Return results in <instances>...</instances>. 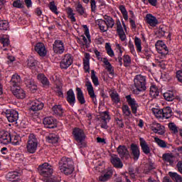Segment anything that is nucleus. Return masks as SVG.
<instances>
[{
  "label": "nucleus",
  "instance_id": "f3484780",
  "mask_svg": "<svg viewBox=\"0 0 182 182\" xmlns=\"http://www.w3.org/2000/svg\"><path fill=\"white\" fill-rule=\"evenodd\" d=\"M131 156L135 161H137L140 157V148L136 144H132L130 146Z\"/></svg>",
  "mask_w": 182,
  "mask_h": 182
},
{
  "label": "nucleus",
  "instance_id": "6e6d98bb",
  "mask_svg": "<svg viewBox=\"0 0 182 182\" xmlns=\"http://www.w3.org/2000/svg\"><path fill=\"white\" fill-rule=\"evenodd\" d=\"M134 43L137 52H141V40L139 37H135Z\"/></svg>",
  "mask_w": 182,
  "mask_h": 182
},
{
  "label": "nucleus",
  "instance_id": "a19ab883",
  "mask_svg": "<svg viewBox=\"0 0 182 182\" xmlns=\"http://www.w3.org/2000/svg\"><path fill=\"white\" fill-rule=\"evenodd\" d=\"M13 146H19L21 144V136L19 135H13L11 136V141Z\"/></svg>",
  "mask_w": 182,
  "mask_h": 182
},
{
  "label": "nucleus",
  "instance_id": "79ce46f5",
  "mask_svg": "<svg viewBox=\"0 0 182 182\" xmlns=\"http://www.w3.org/2000/svg\"><path fill=\"white\" fill-rule=\"evenodd\" d=\"M168 176L172 178V180H175L176 182H182L181 176L178 175L176 172H168Z\"/></svg>",
  "mask_w": 182,
  "mask_h": 182
},
{
  "label": "nucleus",
  "instance_id": "2f4dec72",
  "mask_svg": "<svg viewBox=\"0 0 182 182\" xmlns=\"http://www.w3.org/2000/svg\"><path fill=\"white\" fill-rule=\"evenodd\" d=\"M6 178L9 181H18L19 180V175L16 171L9 172L6 176Z\"/></svg>",
  "mask_w": 182,
  "mask_h": 182
},
{
  "label": "nucleus",
  "instance_id": "c85d7f7f",
  "mask_svg": "<svg viewBox=\"0 0 182 182\" xmlns=\"http://www.w3.org/2000/svg\"><path fill=\"white\" fill-rule=\"evenodd\" d=\"M162 160L164 163H167L168 166L174 164V156L172 154H164L162 155Z\"/></svg>",
  "mask_w": 182,
  "mask_h": 182
},
{
  "label": "nucleus",
  "instance_id": "2eb2a0df",
  "mask_svg": "<svg viewBox=\"0 0 182 182\" xmlns=\"http://www.w3.org/2000/svg\"><path fill=\"white\" fill-rule=\"evenodd\" d=\"M87 90L90 97L92 99L94 105H97V99L96 98V95L95 94V90H93V85L90 81H87L85 83Z\"/></svg>",
  "mask_w": 182,
  "mask_h": 182
},
{
  "label": "nucleus",
  "instance_id": "b1692460",
  "mask_svg": "<svg viewBox=\"0 0 182 182\" xmlns=\"http://www.w3.org/2000/svg\"><path fill=\"white\" fill-rule=\"evenodd\" d=\"M66 100L70 106H75V103H76V96L73 89H70L67 92Z\"/></svg>",
  "mask_w": 182,
  "mask_h": 182
},
{
  "label": "nucleus",
  "instance_id": "ea45409f",
  "mask_svg": "<svg viewBox=\"0 0 182 182\" xmlns=\"http://www.w3.org/2000/svg\"><path fill=\"white\" fill-rule=\"evenodd\" d=\"M163 112V119H170L171 117V114L173 113V111L171 110V107H166L164 109H162Z\"/></svg>",
  "mask_w": 182,
  "mask_h": 182
},
{
  "label": "nucleus",
  "instance_id": "9d476101",
  "mask_svg": "<svg viewBox=\"0 0 182 182\" xmlns=\"http://www.w3.org/2000/svg\"><path fill=\"white\" fill-rule=\"evenodd\" d=\"M150 129L151 130H152V132H154V133L159 134L160 136H163V134L166 133V128L164 127V126L161 125L156 122H152L150 124Z\"/></svg>",
  "mask_w": 182,
  "mask_h": 182
},
{
  "label": "nucleus",
  "instance_id": "0eeeda50",
  "mask_svg": "<svg viewBox=\"0 0 182 182\" xmlns=\"http://www.w3.org/2000/svg\"><path fill=\"white\" fill-rule=\"evenodd\" d=\"M5 114L9 123L18 122V119H19V114L15 109H7L6 110Z\"/></svg>",
  "mask_w": 182,
  "mask_h": 182
},
{
  "label": "nucleus",
  "instance_id": "72a5a7b5",
  "mask_svg": "<svg viewBox=\"0 0 182 182\" xmlns=\"http://www.w3.org/2000/svg\"><path fill=\"white\" fill-rule=\"evenodd\" d=\"M46 139V141L51 144H57L58 141H59V136L55 134H50Z\"/></svg>",
  "mask_w": 182,
  "mask_h": 182
},
{
  "label": "nucleus",
  "instance_id": "c756f323",
  "mask_svg": "<svg viewBox=\"0 0 182 182\" xmlns=\"http://www.w3.org/2000/svg\"><path fill=\"white\" fill-rule=\"evenodd\" d=\"M38 80L42 83L44 87H49L50 82L46 76L44 74L40 73L37 75Z\"/></svg>",
  "mask_w": 182,
  "mask_h": 182
},
{
  "label": "nucleus",
  "instance_id": "c03bdc74",
  "mask_svg": "<svg viewBox=\"0 0 182 182\" xmlns=\"http://www.w3.org/2000/svg\"><path fill=\"white\" fill-rule=\"evenodd\" d=\"M149 94L151 96V97H157V96H159V89L157 88V87H156V85L151 86Z\"/></svg>",
  "mask_w": 182,
  "mask_h": 182
},
{
  "label": "nucleus",
  "instance_id": "774afa93",
  "mask_svg": "<svg viewBox=\"0 0 182 182\" xmlns=\"http://www.w3.org/2000/svg\"><path fill=\"white\" fill-rule=\"evenodd\" d=\"M176 77L178 82H181V83H182V70H178L176 72Z\"/></svg>",
  "mask_w": 182,
  "mask_h": 182
},
{
  "label": "nucleus",
  "instance_id": "6e6552de",
  "mask_svg": "<svg viewBox=\"0 0 182 182\" xmlns=\"http://www.w3.org/2000/svg\"><path fill=\"white\" fill-rule=\"evenodd\" d=\"M117 151L122 160H129L130 157V152L126 146L119 145L117 149Z\"/></svg>",
  "mask_w": 182,
  "mask_h": 182
},
{
  "label": "nucleus",
  "instance_id": "13d9d810",
  "mask_svg": "<svg viewBox=\"0 0 182 182\" xmlns=\"http://www.w3.org/2000/svg\"><path fill=\"white\" fill-rule=\"evenodd\" d=\"M166 31H167V28L164 26H160L158 30V33L159 36L163 38L166 35Z\"/></svg>",
  "mask_w": 182,
  "mask_h": 182
},
{
  "label": "nucleus",
  "instance_id": "7ed1b4c3",
  "mask_svg": "<svg viewBox=\"0 0 182 182\" xmlns=\"http://www.w3.org/2000/svg\"><path fill=\"white\" fill-rule=\"evenodd\" d=\"M73 136L76 141L77 146H78L80 149L86 147V143H85L86 134H85V131H83V129L77 127L74 128L73 129Z\"/></svg>",
  "mask_w": 182,
  "mask_h": 182
},
{
  "label": "nucleus",
  "instance_id": "20e7f679",
  "mask_svg": "<svg viewBox=\"0 0 182 182\" xmlns=\"http://www.w3.org/2000/svg\"><path fill=\"white\" fill-rule=\"evenodd\" d=\"M39 144V141H38V138L33 134H30L28 137V141L26 144V150L30 154H33L36 153L38 150V145Z\"/></svg>",
  "mask_w": 182,
  "mask_h": 182
},
{
  "label": "nucleus",
  "instance_id": "473e14b6",
  "mask_svg": "<svg viewBox=\"0 0 182 182\" xmlns=\"http://www.w3.org/2000/svg\"><path fill=\"white\" fill-rule=\"evenodd\" d=\"M77 91V99L80 103V105H85L86 103V100H85V95H83V91H82V89L80 87L76 88Z\"/></svg>",
  "mask_w": 182,
  "mask_h": 182
},
{
  "label": "nucleus",
  "instance_id": "412c9836",
  "mask_svg": "<svg viewBox=\"0 0 182 182\" xmlns=\"http://www.w3.org/2000/svg\"><path fill=\"white\" fill-rule=\"evenodd\" d=\"M35 50L39 56H41L42 58L46 56L47 51L44 43H38L35 46Z\"/></svg>",
  "mask_w": 182,
  "mask_h": 182
},
{
  "label": "nucleus",
  "instance_id": "a18cd8bd",
  "mask_svg": "<svg viewBox=\"0 0 182 182\" xmlns=\"http://www.w3.org/2000/svg\"><path fill=\"white\" fill-rule=\"evenodd\" d=\"M152 112L157 119H163V109L152 108Z\"/></svg>",
  "mask_w": 182,
  "mask_h": 182
},
{
  "label": "nucleus",
  "instance_id": "aec40b11",
  "mask_svg": "<svg viewBox=\"0 0 182 182\" xmlns=\"http://www.w3.org/2000/svg\"><path fill=\"white\" fill-rule=\"evenodd\" d=\"M0 143L1 144H9L11 143V134L8 132H0Z\"/></svg>",
  "mask_w": 182,
  "mask_h": 182
},
{
  "label": "nucleus",
  "instance_id": "bb28decb",
  "mask_svg": "<svg viewBox=\"0 0 182 182\" xmlns=\"http://www.w3.org/2000/svg\"><path fill=\"white\" fill-rule=\"evenodd\" d=\"M139 144L144 154H150V146L147 144V141L144 138H139Z\"/></svg>",
  "mask_w": 182,
  "mask_h": 182
},
{
  "label": "nucleus",
  "instance_id": "37998d69",
  "mask_svg": "<svg viewBox=\"0 0 182 182\" xmlns=\"http://www.w3.org/2000/svg\"><path fill=\"white\" fill-rule=\"evenodd\" d=\"M154 141L161 149H166V147H167V142L159 137H154Z\"/></svg>",
  "mask_w": 182,
  "mask_h": 182
},
{
  "label": "nucleus",
  "instance_id": "de8ad7c7",
  "mask_svg": "<svg viewBox=\"0 0 182 182\" xmlns=\"http://www.w3.org/2000/svg\"><path fill=\"white\" fill-rule=\"evenodd\" d=\"M105 19L107 28H112L113 26H114V20H113V18L110 16H106Z\"/></svg>",
  "mask_w": 182,
  "mask_h": 182
},
{
  "label": "nucleus",
  "instance_id": "393cba45",
  "mask_svg": "<svg viewBox=\"0 0 182 182\" xmlns=\"http://www.w3.org/2000/svg\"><path fill=\"white\" fill-rule=\"evenodd\" d=\"M11 90H13V94L17 99H25L26 92L21 87H16V88L11 89Z\"/></svg>",
  "mask_w": 182,
  "mask_h": 182
},
{
  "label": "nucleus",
  "instance_id": "a211bd4d",
  "mask_svg": "<svg viewBox=\"0 0 182 182\" xmlns=\"http://www.w3.org/2000/svg\"><path fill=\"white\" fill-rule=\"evenodd\" d=\"M156 48L157 49L159 53H161V55L166 56V55L168 54V48H167V46H166L164 42L161 41L156 42Z\"/></svg>",
  "mask_w": 182,
  "mask_h": 182
},
{
  "label": "nucleus",
  "instance_id": "5fc2aeb1",
  "mask_svg": "<svg viewBox=\"0 0 182 182\" xmlns=\"http://www.w3.org/2000/svg\"><path fill=\"white\" fill-rule=\"evenodd\" d=\"M111 99L114 103H119L120 102V97L119 96V94L117 92H112L110 94Z\"/></svg>",
  "mask_w": 182,
  "mask_h": 182
},
{
  "label": "nucleus",
  "instance_id": "f257e3e1",
  "mask_svg": "<svg viewBox=\"0 0 182 182\" xmlns=\"http://www.w3.org/2000/svg\"><path fill=\"white\" fill-rule=\"evenodd\" d=\"M38 173L43 178H41L42 181L44 182H59V179L56 177L52 178V174H53V166L48 163H44L38 166Z\"/></svg>",
  "mask_w": 182,
  "mask_h": 182
},
{
  "label": "nucleus",
  "instance_id": "69168bd1",
  "mask_svg": "<svg viewBox=\"0 0 182 182\" xmlns=\"http://www.w3.org/2000/svg\"><path fill=\"white\" fill-rule=\"evenodd\" d=\"M0 42L2 43L3 46H8V45H9V38H1Z\"/></svg>",
  "mask_w": 182,
  "mask_h": 182
},
{
  "label": "nucleus",
  "instance_id": "5701e85b",
  "mask_svg": "<svg viewBox=\"0 0 182 182\" xmlns=\"http://www.w3.org/2000/svg\"><path fill=\"white\" fill-rule=\"evenodd\" d=\"M112 164L114 166V167H116V168H123V162H122V160L119 156L116 154H113L111 156L110 159Z\"/></svg>",
  "mask_w": 182,
  "mask_h": 182
},
{
  "label": "nucleus",
  "instance_id": "e433bc0d",
  "mask_svg": "<svg viewBox=\"0 0 182 182\" xmlns=\"http://www.w3.org/2000/svg\"><path fill=\"white\" fill-rule=\"evenodd\" d=\"M27 66L29 69H35L38 68V60H36L33 57L28 58L27 60Z\"/></svg>",
  "mask_w": 182,
  "mask_h": 182
},
{
  "label": "nucleus",
  "instance_id": "f03ea898",
  "mask_svg": "<svg viewBox=\"0 0 182 182\" xmlns=\"http://www.w3.org/2000/svg\"><path fill=\"white\" fill-rule=\"evenodd\" d=\"M59 168L61 173L69 176L73 173L75 167L73 166V160L70 158L63 156L59 161Z\"/></svg>",
  "mask_w": 182,
  "mask_h": 182
},
{
  "label": "nucleus",
  "instance_id": "9b49d317",
  "mask_svg": "<svg viewBox=\"0 0 182 182\" xmlns=\"http://www.w3.org/2000/svg\"><path fill=\"white\" fill-rule=\"evenodd\" d=\"M127 102L128 103L129 106H130L132 109V112L134 114H136L137 113V108L139 107V104L136 99L132 97V95H129L125 97Z\"/></svg>",
  "mask_w": 182,
  "mask_h": 182
},
{
  "label": "nucleus",
  "instance_id": "bf43d9fd",
  "mask_svg": "<svg viewBox=\"0 0 182 182\" xmlns=\"http://www.w3.org/2000/svg\"><path fill=\"white\" fill-rule=\"evenodd\" d=\"M49 8H50V11H52V12L55 14V15H58V14H59V12H58V7H56V5H55L54 1H51L50 3Z\"/></svg>",
  "mask_w": 182,
  "mask_h": 182
},
{
  "label": "nucleus",
  "instance_id": "49530a36",
  "mask_svg": "<svg viewBox=\"0 0 182 182\" xmlns=\"http://www.w3.org/2000/svg\"><path fill=\"white\" fill-rule=\"evenodd\" d=\"M91 79L95 86H99V78L96 76V72L91 70Z\"/></svg>",
  "mask_w": 182,
  "mask_h": 182
},
{
  "label": "nucleus",
  "instance_id": "680f3d73",
  "mask_svg": "<svg viewBox=\"0 0 182 182\" xmlns=\"http://www.w3.org/2000/svg\"><path fill=\"white\" fill-rule=\"evenodd\" d=\"M102 120L105 122H109L110 119V115H109V112L105 111L102 114Z\"/></svg>",
  "mask_w": 182,
  "mask_h": 182
},
{
  "label": "nucleus",
  "instance_id": "7c9ffc66",
  "mask_svg": "<svg viewBox=\"0 0 182 182\" xmlns=\"http://www.w3.org/2000/svg\"><path fill=\"white\" fill-rule=\"evenodd\" d=\"M112 176H113V170L107 169L105 173L101 175L99 177V180L100 181H102V182L107 181L110 180V178H112Z\"/></svg>",
  "mask_w": 182,
  "mask_h": 182
},
{
  "label": "nucleus",
  "instance_id": "603ef678",
  "mask_svg": "<svg viewBox=\"0 0 182 182\" xmlns=\"http://www.w3.org/2000/svg\"><path fill=\"white\" fill-rule=\"evenodd\" d=\"M105 50H107V53L109 56H110V58H113V56H114V52L112 49V46H110V43H106Z\"/></svg>",
  "mask_w": 182,
  "mask_h": 182
},
{
  "label": "nucleus",
  "instance_id": "1a4fd4ad",
  "mask_svg": "<svg viewBox=\"0 0 182 182\" xmlns=\"http://www.w3.org/2000/svg\"><path fill=\"white\" fill-rule=\"evenodd\" d=\"M53 50L58 55H62L65 52V44L61 40H55L53 44Z\"/></svg>",
  "mask_w": 182,
  "mask_h": 182
},
{
  "label": "nucleus",
  "instance_id": "4be33fe9",
  "mask_svg": "<svg viewBox=\"0 0 182 182\" xmlns=\"http://www.w3.org/2000/svg\"><path fill=\"white\" fill-rule=\"evenodd\" d=\"M146 22L148 23V25L152 26V28H154L159 25V20H157V18H156V16H153L151 14H146Z\"/></svg>",
  "mask_w": 182,
  "mask_h": 182
},
{
  "label": "nucleus",
  "instance_id": "dca6fc26",
  "mask_svg": "<svg viewBox=\"0 0 182 182\" xmlns=\"http://www.w3.org/2000/svg\"><path fill=\"white\" fill-rule=\"evenodd\" d=\"M29 105H30L29 109L32 110V112H38L39 110H42L44 106L43 102L38 100L30 101Z\"/></svg>",
  "mask_w": 182,
  "mask_h": 182
},
{
  "label": "nucleus",
  "instance_id": "cd10ccee",
  "mask_svg": "<svg viewBox=\"0 0 182 182\" xmlns=\"http://www.w3.org/2000/svg\"><path fill=\"white\" fill-rule=\"evenodd\" d=\"M53 114L55 116H59L60 117L63 116L65 113V109L62 107V105H56L52 107Z\"/></svg>",
  "mask_w": 182,
  "mask_h": 182
},
{
  "label": "nucleus",
  "instance_id": "864d4df0",
  "mask_svg": "<svg viewBox=\"0 0 182 182\" xmlns=\"http://www.w3.org/2000/svg\"><path fill=\"white\" fill-rule=\"evenodd\" d=\"M14 8H17L18 9H22L24 8L23 1L21 0H16L13 2Z\"/></svg>",
  "mask_w": 182,
  "mask_h": 182
},
{
  "label": "nucleus",
  "instance_id": "8fccbe9b",
  "mask_svg": "<svg viewBox=\"0 0 182 182\" xmlns=\"http://www.w3.org/2000/svg\"><path fill=\"white\" fill-rule=\"evenodd\" d=\"M122 113L126 117H129L132 114V111H130V107L128 105H124L122 106Z\"/></svg>",
  "mask_w": 182,
  "mask_h": 182
},
{
  "label": "nucleus",
  "instance_id": "4468645a",
  "mask_svg": "<svg viewBox=\"0 0 182 182\" xmlns=\"http://www.w3.org/2000/svg\"><path fill=\"white\" fill-rule=\"evenodd\" d=\"M73 63V59L72 58V55L70 54H66L64 56V58L60 63V66L61 69H68Z\"/></svg>",
  "mask_w": 182,
  "mask_h": 182
},
{
  "label": "nucleus",
  "instance_id": "3c124183",
  "mask_svg": "<svg viewBox=\"0 0 182 182\" xmlns=\"http://www.w3.org/2000/svg\"><path fill=\"white\" fill-rule=\"evenodd\" d=\"M119 11L122 14L123 18L125 21H127L129 19V14L127 13V10L126 9V7L123 5L119 6Z\"/></svg>",
  "mask_w": 182,
  "mask_h": 182
},
{
  "label": "nucleus",
  "instance_id": "09e8293b",
  "mask_svg": "<svg viewBox=\"0 0 182 182\" xmlns=\"http://www.w3.org/2000/svg\"><path fill=\"white\" fill-rule=\"evenodd\" d=\"M9 28V22L6 20L0 21V30L1 31H8Z\"/></svg>",
  "mask_w": 182,
  "mask_h": 182
},
{
  "label": "nucleus",
  "instance_id": "0e129e2a",
  "mask_svg": "<svg viewBox=\"0 0 182 182\" xmlns=\"http://www.w3.org/2000/svg\"><path fill=\"white\" fill-rule=\"evenodd\" d=\"M168 128L170 129V130L173 132V133H177L178 132V130L177 129V126H176L174 123H169Z\"/></svg>",
  "mask_w": 182,
  "mask_h": 182
},
{
  "label": "nucleus",
  "instance_id": "f704fd0d",
  "mask_svg": "<svg viewBox=\"0 0 182 182\" xmlns=\"http://www.w3.org/2000/svg\"><path fill=\"white\" fill-rule=\"evenodd\" d=\"M90 54L86 53L85 54V58L83 59V65H84V69L85 72H89L90 69Z\"/></svg>",
  "mask_w": 182,
  "mask_h": 182
},
{
  "label": "nucleus",
  "instance_id": "e2e57ef3",
  "mask_svg": "<svg viewBox=\"0 0 182 182\" xmlns=\"http://www.w3.org/2000/svg\"><path fill=\"white\" fill-rule=\"evenodd\" d=\"M119 38L121 39V41H126V34L124 33V30H121L119 31H117Z\"/></svg>",
  "mask_w": 182,
  "mask_h": 182
},
{
  "label": "nucleus",
  "instance_id": "a878e982",
  "mask_svg": "<svg viewBox=\"0 0 182 182\" xmlns=\"http://www.w3.org/2000/svg\"><path fill=\"white\" fill-rule=\"evenodd\" d=\"M25 84L26 87H28L33 93L38 90V86H36V84L35 83V80H33V79L26 78Z\"/></svg>",
  "mask_w": 182,
  "mask_h": 182
},
{
  "label": "nucleus",
  "instance_id": "6ab92c4d",
  "mask_svg": "<svg viewBox=\"0 0 182 182\" xmlns=\"http://www.w3.org/2000/svg\"><path fill=\"white\" fill-rule=\"evenodd\" d=\"M43 123L47 129H55L56 126V119L53 117H47L43 119Z\"/></svg>",
  "mask_w": 182,
  "mask_h": 182
},
{
  "label": "nucleus",
  "instance_id": "4c0bfd02",
  "mask_svg": "<svg viewBox=\"0 0 182 182\" xmlns=\"http://www.w3.org/2000/svg\"><path fill=\"white\" fill-rule=\"evenodd\" d=\"M97 23L102 32H107L109 27H107V25L106 24V21L103 19H99L97 20Z\"/></svg>",
  "mask_w": 182,
  "mask_h": 182
},
{
  "label": "nucleus",
  "instance_id": "052dcab7",
  "mask_svg": "<svg viewBox=\"0 0 182 182\" xmlns=\"http://www.w3.org/2000/svg\"><path fill=\"white\" fill-rule=\"evenodd\" d=\"M90 6L91 11L96 12V9H97V6H96V0H90Z\"/></svg>",
  "mask_w": 182,
  "mask_h": 182
},
{
  "label": "nucleus",
  "instance_id": "39448f33",
  "mask_svg": "<svg viewBox=\"0 0 182 182\" xmlns=\"http://www.w3.org/2000/svg\"><path fill=\"white\" fill-rule=\"evenodd\" d=\"M115 48L117 49V50H119V54L118 56V63L121 66H124L125 68H129L130 65H132V58L129 55H124L123 58H122V53H123V51L122 50V46L119 43H115Z\"/></svg>",
  "mask_w": 182,
  "mask_h": 182
},
{
  "label": "nucleus",
  "instance_id": "ddd939ff",
  "mask_svg": "<svg viewBox=\"0 0 182 182\" xmlns=\"http://www.w3.org/2000/svg\"><path fill=\"white\" fill-rule=\"evenodd\" d=\"M21 85H22V79L21 78V76L18 74L13 75L10 81L11 89L19 87Z\"/></svg>",
  "mask_w": 182,
  "mask_h": 182
},
{
  "label": "nucleus",
  "instance_id": "338daca9",
  "mask_svg": "<svg viewBox=\"0 0 182 182\" xmlns=\"http://www.w3.org/2000/svg\"><path fill=\"white\" fill-rule=\"evenodd\" d=\"M128 48L130 49V52L132 55H136V50H134V45L132 43L129 42L128 45Z\"/></svg>",
  "mask_w": 182,
  "mask_h": 182
},
{
  "label": "nucleus",
  "instance_id": "423d86ee",
  "mask_svg": "<svg viewBox=\"0 0 182 182\" xmlns=\"http://www.w3.org/2000/svg\"><path fill=\"white\" fill-rule=\"evenodd\" d=\"M134 85L138 92H144L147 87L146 77L144 75H136L134 78Z\"/></svg>",
  "mask_w": 182,
  "mask_h": 182
},
{
  "label": "nucleus",
  "instance_id": "f8f14e48",
  "mask_svg": "<svg viewBox=\"0 0 182 182\" xmlns=\"http://www.w3.org/2000/svg\"><path fill=\"white\" fill-rule=\"evenodd\" d=\"M84 28L85 29V36H81L80 38L78 39L81 45L87 46L91 42L90 41V32L89 31V28H87V26H84ZM87 37V38H86Z\"/></svg>",
  "mask_w": 182,
  "mask_h": 182
},
{
  "label": "nucleus",
  "instance_id": "4d7b16f0",
  "mask_svg": "<svg viewBox=\"0 0 182 182\" xmlns=\"http://www.w3.org/2000/svg\"><path fill=\"white\" fill-rule=\"evenodd\" d=\"M75 9H76L77 14H79V15H85V8L80 3H78L77 4Z\"/></svg>",
  "mask_w": 182,
  "mask_h": 182
},
{
  "label": "nucleus",
  "instance_id": "c9c22d12",
  "mask_svg": "<svg viewBox=\"0 0 182 182\" xmlns=\"http://www.w3.org/2000/svg\"><path fill=\"white\" fill-rule=\"evenodd\" d=\"M102 62L105 65V69L107 70L109 75H114V70L113 69L112 64H110V62H109V60H107L106 58H102Z\"/></svg>",
  "mask_w": 182,
  "mask_h": 182
},
{
  "label": "nucleus",
  "instance_id": "58836bf2",
  "mask_svg": "<svg viewBox=\"0 0 182 182\" xmlns=\"http://www.w3.org/2000/svg\"><path fill=\"white\" fill-rule=\"evenodd\" d=\"M164 97L167 102H173L176 99V95L173 91H168L164 93Z\"/></svg>",
  "mask_w": 182,
  "mask_h": 182
}]
</instances>
